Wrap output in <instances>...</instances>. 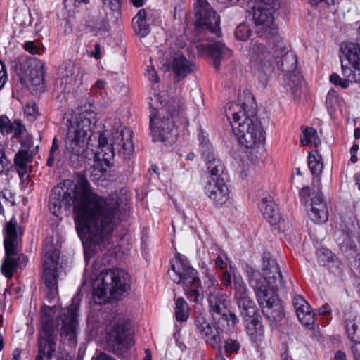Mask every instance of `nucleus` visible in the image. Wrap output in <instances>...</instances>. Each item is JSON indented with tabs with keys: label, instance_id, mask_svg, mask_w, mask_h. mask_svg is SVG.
<instances>
[{
	"label": "nucleus",
	"instance_id": "1",
	"mask_svg": "<svg viewBox=\"0 0 360 360\" xmlns=\"http://www.w3.org/2000/svg\"><path fill=\"white\" fill-rule=\"evenodd\" d=\"M73 207L75 227L79 236L86 238L84 243L87 260L98 251L110 249L115 228L122 220L120 200L117 196L103 198L93 192L82 174L76 184H70L66 190L54 187L49 199V210L58 216L62 207Z\"/></svg>",
	"mask_w": 360,
	"mask_h": 360
},
{
	"label": "nucleus",
	"instance_id": "2",
	"mask_svg": "<svg viewBox=\"0 0 360 360\" xmlns=\"http://www.w3.org/2000/svg\"><path fill=\"white\" fill-rule=\"evenodd\" d=\"M249 55L252 72L263 86L266 85L277 67L288 77V86L295 97L300 96L302 79L299 74L293 73L297 66V57L292 52L286 51L282 46L273 49L272 51L269 47L256 41L250 46Z\"/></svg>",
	"mask_w": 360,
	"mask_h": 360
},
{
	"label": "nucleus",
	"instance_id": "3",
	"mask_svg": "<svg viewBox=\"0 0 360 360\" xmlns=\"http://www.w3.org/2000/svg\"><path fill=\"white\" fill-rule=\"evenodd\" d=\"M129 276L123 269H113L102 271L94 283L93 298L103 304L111 297L118 299L129 288Z\"/></svg>",
	"mask_w": 360,
	"mask_h": 360
},
{
	"label": "nucleus",
	"instance_id": "4",
	"mask_svg": "<svg viewBox=\"0 0 360 360\" xmlns=\"http://www.w3.org/2000/svg\"><path fill=\"white\" fill-rule=\"evenodd\" d=\"M234 297L236 300L240 315L246 323L248 335L252 339L262 334L261 317L254 301L250 297L248 288L240 276L233 275Z\"/></svg>",
	"mask_w": 360,
	"mask_h": 360
},
{
	"label": "nucleus",
	"instance_id": "5",
	"mask_svg": "<svg viewBox=\"0 0 360 360\" xmlns=\"http://www.w3.org/2000/svg\"><path fill=\"white\" fill-rule=\"evenodd\" d=\"M172 264L168 274L171 279L177 284H182L185 293L190 301L198 302L203 298V287L198 278V271L192 268L188 262L180 254Z\"/></svg>",
	"mask_w": 360,
	"mask_h": 360
},
{
	"label": "nucleus",
	"instance_id": "6",
	"mask_svg": "<svg viewBox=\"0 0 360 360\" xmlns=\"http://www.w3.org/2000/svg\"><path fill=\"white\" fill-rule=\"evenodd\" d=\"M184 102L179 97H174L169 101L158 112L150 115V127L151 135L155 141H173L176 134H174V121L165 117V114H169L171 118L178 116L183 110Z\"/></svg>",
	"mask_w": 360,
	"mask_h": 360
},
{
	"label": "nucleus",
	"instance_id": "7",
	"mask_svg": "<svg viewBox=\"0 0 360 360\" xmlns=\"http://www.w3.org/2000/svg\"><path fill=\"white\" fill-rule=\"evenodd\" d=\"M342 72L347 79H342L338 74L330 76V81L343 89L349 86V82H360V44L354 42H342L340 44Z\"/></svg>",
	"mask_w": 360,
	"mask_h": 360
},
{
	"label": "nucleus",
	"instance_id": "8",
	"mask_svg": "<svg viewBox=\"0 0 360 360\" xmlns=\"http://www.w3.org/2000/svg\"><path fill=\"white\" fill-rule=\"evenodd\" d=\"M20 237L17 233V224L10 221L6 224L4 245L6 257L1 266L2 274L8 278L12 277L13 271L25 264L27 258L20 253Z\"/></svg>",
	"mask_w": 360,
	"mask_h": 360
},
{
	"label": "nucleus",
	"instance_id": "9",
	"mask_svg": "<svg viewBox=\"0 0 360 360\" xmlns=\"http://www.w3.org/2000/svg\"><path fill=\"white\" fill-rule=\"evenodd\" d=\"M275 0H251L248 13L252 16L255 32L260 38H269L276 34L273 13Z\"/></svg>",
	"mask_w": 360,
	"mask_h": 360
},
{
	"label": "nucleus",
	"instance_id": "10",
	"mask_svg": "<svg viewBox=\"0 0 360 360\" xmlns=\"http://www.w3.org/2000/svg\"><path fill=\"white\" fill-rule=\"evenodd\" d=\"M263 276L261 273L251 267H247L246 273L248 278V282L250 285V281L253 278H256L259 281V287L261 286V290L264 288V291L269 290H279L285 288L281 275V269L276 260L272 257L271 253L264 252L262 256V267Z\"/></svg>",
	"mask_w": 360,
	"mask_h": 360
},
{
	"label": "nucleus",
	"instance_id": "11",
	"mask_svg": "<svg viewBox=\"0 0 360 360\" xmlns=\"http://www.w3.org/2000/svg\"><path fill=\"white\" fill-rule=\"evenodd\" d=\"M257 274L256 277L258 278ZM259 281L257 278H253L250 281V287L253 289L259 305L262 308V313L271 326H276L281 321L283 316V308L279 300L276 290H269L264 291L259 287Z\"/></svg>",
	"mask_w": 360,
	"mask_h": 360
},
{
	"label": "nucleus",
	"instance_id": "12",
	"mask_svg": "<svg viewBox=\"0 0 360 360\" xmlns=\"http://www.w3.org/2000/svg\"><path fill=\"white\" fill-rule=\"evenodd\" d=\"M44 271L43 281L46 290V297L49 303L58 296V258L57 250L46 245L44 248Z\"/></svg>",
	"mask_w": 360,
	"mask_h": 360
},
{
	"label": "nucleus",
	"instance_id": "13",
	"mask_svg": "<svg viewBox=\"0 0 360 360\" xmlns=\"http://www.w3.org/2000/svg\"><path fill=\"white\" fill-rule=\"evenodd\" d=\"M131 323L128 319L117 314L112 317L107 330L108 340L114 349L122 350L128 349L133 345L128 330Z\"/></svg>",
	"mask_w": 360,
	"mask_h": 360
},
{
	"label": "nucleus",
	"instance_id": "14",
	"mask_svg": "<svg viewBox=\"0 0 360 360\" xmlns=\"http://www.w3.org/2000/svg\"><path fill=\"white\" fill-rule=\"evenodd\" d=\"M209 311L215 321H225L228 327H234L238 323L237 316L227 307L226 295L220 292L207 295Z\"/></svg>",
	"mask_w": 360,
	"mask_h": 360
},
{
	"label": "nucleus",
	"instance_id": "15",
	"mask_svg": "<svg viewBox=\"0 0 360 360\" xmlns=\"http://www.w3.org/2000/svg\"><path fill=\"white\" fill-rule=\"evenodd\" d=\"M16 68L24 82L37 87L43 85L44 63L42 61L32 57L22 58L18 62Z\"/></svg>",
	"mask_w": 360,
	"mask_h": 360
},
{
	"label": "nucleus",
	"instance_id": "16",
	"mask_svg": "<svg viewBox=\"0 0 360 360\" xmlns=\"http://www.w3.org/2000/svg\"><path fill=\"white\" fill-rule=\"evenodd\" d=\"M89 139L75 132L73 129H68L65 140V153L75 167L81 165L84 160V153L87 150Z\"/></svg>",
	"mask_w": 360,
	"mask_h": 360
},
{
	"label": "nucleus",
	"instance_id": "17",
	"mask_svg": "<svg viewBox=\"0 0 360 360\" xmlns=\"http://www.w3.org/2000/svg\"><path fill=\"white\" fill-rule=\"evenodd\" d=\"M80 298L78 295L74 296L71 304L61 311L59 316L60 321V335L65 339L74 342L76 338L77 328V309Z\"/></svg>",
	"mask_w": 360,
	"mask_h": 360
},
{
	"label": "nucleus",
	"instance_id": "18",
	"mask_svg": "<svg viewBox=\"0 0 360 360\" xmlns=\"http://www.w3.org/2000/svg\"><path fill=\"white\" fill-rule=\"evenodd\" d=\"M226 114L228 117H232L231 125L233 133L236 132V129H242V125L249 127L258 122L255 110L248 109V105L245 103H228L226 107Z\"/></svg>",
	"mask_w": 360,
	"mask_h": 360
},
{
	"label": "nucleus",
	"instance_id": "19",
	"mask_svg": "<svg viewBox=\"0 0 360 360\" xmlns=\"http://www.w3.org/2000/svg\"><path fill=\"white\" fill-rule=\"evenodd\" d=\"M195 6L198 8L195 13L198 25L217 34L220 24L217 13L212 9L207 0H197Z\"/></svg>",
	"mask_w": 360,
	"mask_h": 360
},
{
	"label": "nucleus",
	"instance_id": "20",
	"mask_svg": "<svg viewBox=\"0 0 360 360\" xmlns=\"http://www.w3.org/2000/svg\"><path fill=\"white\" fill-rule=\"evenodd\" d=\"M195 326L200 337L212 347L221 350V340L220 333L223 330L219 326L208 321L204 316H198L195 319Z\"/></svg>",
	"mask_w": 360,
	"mask_h": 360
},
{
	"label": "nucleus",
	"instance_id": "21",
	"mask_svg": "<svg viewBox=\"0 0 360 360\" xmlns=\"http://www.w3.org/2000/svg\"><path fill=\"white\" fill-rule=\"evenodd\" d=\"M205 191L216 207H221L230 200V191L223 176L208 181Z\"/></svg>",
	"mask_w": 360,
	"mask_h": 360
},
{
	"label": "nucleus",
	"instance_id": "22",
	"mask_svg": "<svg viewBox=\"0 0 360 360\" xmlns=\"http://www.w3.org/2000/svg\"><path fill=\"white\" fill-rule=\"evenodd\" d=\"M242 127V129H236V132L233 133L241 145L252 148L264 142V131L259 121L249 127Z\"/></svg>",
	"mask_w": 360,
	"mask_h": 360
},
{
	"label": "nucleus",
	"instance_id": "23",
	"mask_svg": "<svg viewBox=\"0 0 360 360\" xmlns=\"http://www.w3.org/2000/svg\"><path fill=\"white\" fill-rule=\"evenodd\" d=\"M165 65L172 70L179 80L197 70L195 63L188 60L181 53L175 52L167 58Z\"/></svg>",
	"mask_w": 360,
	"mask_h": 360
},
{
	"label": "nucleus",
	"instance_id": "24",
	"mask_svg": "<svg viewBox=\"0 0 360 360\" xmlns=\"http://www.w3.org/2000/svg\"><path fill=\"white\" fill-rule=\"evenodd\" d=\"M132 131L129 128H122L112 132V141L115 149L119 155L128 158L134 151V145L131 141Z\"/></svg>",
	"mask_w": 360,
	"mask_h": 360
},
{
	"label": "nucleus",
	"instance_id": "25",
	"mask_svg": "<svg viewBox=\"0 0 360 360\" xmlns=\"http://www.w3.org/2000/svg\"><path fill=\"white\" fill-rule=\"evenodd\" d=\"M96 122V113L92 110H86L79 114L75 122L68 129H73L76 133L89 139Z\"/></svg>",
	"mask_w": 360,
	"mask_h": 360
},
{
	"label": "nucleus",
	"instance_id": "26",
	"mask_svg": "<svg viewBox=\"0 0 360 360\" xmlns=\"http://www.w3.org/2000/svg\"><path fill=\"white\" fill-rule=\"evenodd\" d=\"M310 209L307 210L309 217L314 223L326 222L328 219L326 203L323 200L322 193L319 191L311 198Z\"/></svg>",
	"mask_w": 360,
	"mask_h": 360
},
{
	"label": "nucleus",
	"instance_id": "27",
	"mask_svg": "<svg viewBox=\"0 0 360 360\" xmlns=\"http://www.w3.org/2000/svg\"><path fill=\"white\" fill-rule=\"evenodd\" d=\"M52 308L44 307L42 309L41 315V330L39 333V340L44 339L49 342H56L55 327L53 316L51 314Z\"/></svg>",
	"mask_w": 360,
	"mask_h": 360
},
{
	"label": "nucleus",
	"instance_id": "28",
	"mask_svg": "<svg viewBox=\"0 0 360 360\" xmlns=\"http://www.w3.org/2000/svg\"><path fill=\"white\" fill-rule=\"evenodd\" d=\"M26 131L22 121L16 119L11 121L6 115L0 116V132L2 135L13 134V138H20Z\"/></svg>",
	"mask_w": 360,
	"mask_h": 360
},
{
	"label": "nucleus",
	"instance_id": "29",
	"mask_svg": "<svg viewBox=\"0 0 360 360\" xmlns=\"http://www.w3.org/2000/svg\"><path fill=\"white\" fill-rule=\"evenodd\" d=\"M259 207L264 217L270 224L275 225L280 221L281 214L278 207L271 197L262 198Z\"/></svg>",
	"mask_w": 360,
	"mask_h": 360
},
{
	"label": "nucleus",
	"instance_id": "30",
	"mask_svg": "<svg viewBox=\"0 0 360 360\" xmlns=\"http://www.w3.org/2000/svg\"><path fill=\"white\" fill-rule=\"evenodd\" d=\"M205 148L203 150V158L207 167V169L210 174L211 179L219 176H226L224 174V166L221 160L217 158L212 151H208V146H205Z\"/></svg>",
	"mask_w": 360,
	"mask_h": 360
},
{
	"label": "nucleus",
	"instance_id": "31",
	"mask_svg": "<svg viewBox=\"0 0 360 360\" xmlns=\"http://www.w3.org/2000/svg\"><path fill=\"white\" fill-rule=\"evenodd\" d=\"M98 143V148L95 153L97 159L101 158L109 162L114 157L115 151H117V150L115 149L114 143H108L105 132L99 135Z\"/></svg>",
	"mask_w": 360,
	"mask_h": 360
},
{
	"label": "nucleus",
	"instance_id": "32",
	"mask_svg": "<svg viewBox=\"0 0 360 360\" xmlns=\"http://www.w3.org/2000/svg\"><path fill=\"white\" fill-rule=\"evenodd\" d=\"M82 71L79 67L69 64L65 68V74L63 76L62 83L65 86H78L82 84ZM65 89L67 86L65 87Z\"/></svg>",
	"mask_w": 360,
	"mask_h": 360
},
{
	"label": "nucleus",
	"instance_id": "33",
	"mask_svg": "<svg viewBox=\"0 0 360 360\" xmlns=\"http://www.w3.org/2000/svg\"><path fill=\"white\" fill-rule=\"evenodd\" d=\"M210 53L213 58V65L218 70L220 66L221 60L229 58L231 51L222 42H215L210 46Z\"/></svg>",
	"mask_w": 360,
	"mask_h": 360
},
{
	"label": "nucleus",
	"instance_id": "34",
	"mask_svg": "<svg viewBox=\"0 0 360 360\" xmlns=\"http://www.w3.org/2000/svg\"><path fill=\"white\" fill-rule=\"evenodd\" d=\"M345 328L348 338L352 341L360 340V320L352 314H345Z\"/></svg>",
	"mask_w": 360,
	"mask_h": 360
},
{
	"label": "nucleus",
	"instance_id": "35",
	"mask_svg": "<svg viewBox=\"0 0 360 360\" xmlns=\"http://www.w3.org/2000/svg\"><path fill=\"white\" fill-rule=\"evenodd\" d=\"M133 27L135 32L141 37H144L150 32L149 25L147 23V13L145 9H141L133 18Z\"/></svg>",
	"mask_w": 360,
	"mask_h": 360
},
{
	"label": "nucleus",
	"instance_id": "36",
	"mask_svg": "<svg viewBox=\"0 0 360 360\" xmlns=\"http://www.w3.org/2000/svg\"><path fill=\"white\" fill-rule=\"evenodd\" d=\"M39 353L37 356L36 360H42L44 356L48 359L51 358L53 352L56 350V342H49V340H39Z\"/></svg>",
	"mask_w": 360,
	"mask_h": 360
},
{
	"label": "nucleus",
	"instance_id": "37",
	"mask_svg": "<svg viewBox=\"0 0 360 360\" xmlns=\"http://www.w3.org/2000/svg\"><path fill=\"white\" fill-rule=\"evenodd\" d=\"M340 98L338 93L331 89L328 91L326 99V105L328 113L330 115H334V113L338 110L340 107Z\"/></svg>",
	"mask_w": 360,
	"mask_h": 360
},
{
	"label": "nucleus",
	"instance_id": "38",
	"mask_svg": "<svg viewBox=\"0 0 360 360\" xmlns=\"http://www.w3.org/2000/svg\"><path fill=\"white\" fill-rule=\"evenodd\" d=\"M175 316L178 321H185L188 318V307L183 297H179L175 303Z\"/></svg>",
	"mask_w": 360,
	"mask_h": 360
},
{
	"label": "nucleus",
	"instance_id": "39",
	"mask_svg": "<svg viewBox=\"0 0 360 360\" xmlns=\"http://www.w3.org/2000/svg\"><path fill=\"white\" fill-rule=\"evenodd\" d=\"M300 321L305 326H311L315 323L314 315L310 311V307L307 303V307H302L296 311Z\"/></svg>",
	"mask_w": 360,
	"mask_h": 360
},
{
	"label": "nucleus",
	"instance_id": "40",
	"mask_svg": "<svg viewBox=\"0 0 360 360\" xmlns=\"http://www.w3.org/2000/svg\"><path fill=\"white\" fill-rule=\"evenodd\" d=\"M203 281L207 295L214 294L215 292H220L222 290L221 288L217 286V281L214 276L209 272H206Z\"/></svg>",
	"mask_w": 360,
	"mask_h": 360
},
{
	"label": "nucleus",
	"instance_id": "41",
	"mask_svg": "<svg viewBox=\"0 0 360 360\" xmlns=\"http://www.w3.org/2000/svg\"><path fill=\"white\" fill-rule=\"evenodd\" d=\"M304 138L301 139L300 142L302 146H307L309 143H314L317 146L320 143L317 136L316 131L312 127H307L303 131Z\"/></svg>",
	"mask_w": 360,
	"mask_h": 360
},
{
	"label": "nucleus",
	"instance_id": "42",
	"mask_svg": "<svg viewBox=\"0 0 360 360\" xmlns=\"http://www.w3.org/2000/svg\"><path fill=\"white\" fill-rule=\"evenodd\" d=\"M110 165V161L107 162V161H105L103 159H98V162H96L93 167L91 176H98V177L96 178L97 179L103 177V174L107 172Z\"/></svg>",
	"mask_w": 360,
	"mask_h": 360
},
{
	"label": "nucleus",
	"instance_id": "43",
	"mask_svg": "<svg viewBox=\"0 0 360 360\" xmlns=\"http://www.w3.org/2000/svg\"><path fill=\"white\" fill-rule=\"evenodd\" d=\"M318 262L321 266H326L328 263L335 260V255L327 248H320L317 251Z\"/></svg>",
	"mask_w": 360,
	"mask_h": 360
},
{
	"label": "nucleus",
	"instance_id": "44",
	"mask_svg": "<svg viewBox=\"0 0 360 360\" xmlns=\"http://www.w3.org/2000/svg\"><path fill=\"white\" fill-rule=\"evenodd\" d=\"M308 166L313 175L318 176L323 168V164L315 155H309Z\"/></svg>",
	"mask_w": 360,
	"mask_h": 360
},
{
	"label": "nucleus",
	"instance_id": "45",
	"mask_svg": "<svg viewBox=\"0 0 360 360\" xmlns=\"http://www.w3.org/2000/svg\"><path fill=\"white\" fill-rule=\"evenodd\" d=\"M30 158L27 151L20 150L15 156L14 163L20 169L25 170Z\"/></svg>",
	"mask_w": 360,
	"mask_h": 360
},
{
	"label": "nucleus",
	"instance_id": "46",
	"mask_svg": "<svg viewBox=\"0 0 360 360\" xmlns=\"http://www.w3.org/2000/svg\"><path fill=\"white\" fill-rule=\"evenodd\" d=\"M251 34V30L245 23H241L236 28L235 37L240 41H245L249 39Z\"/></svg>",
	"mask_w": 360,
	"mask_h": 360
},
{
	"label": "nucleus",
	"instance_id": "47",
	"mask_svg": "<svg viewBox=\"0 0 360 360\" xmlns=\"http://www.w3.org/2000/svg\"><path fill=\"white\" fill-rule=\"evenodd\" d=\"M342 223L344 224V229L347 233L352 232L355 227V217L354 214L350 212L345 216L341 217Z\"/></svg>",
	"mask_w": 360,
	"mask_h": 360
},
{
	"label": "nucleus",
	"instance_id": "48",
	"mask_svg": "<svg viewBox=\"0 0 360 360\" xmlns=\"http://www.w3.org/2000/svg\"><path fill=\"white\" fill-rule=\"evenodd\" d=\"M11 165V161L6 158L5 153L0 148V174L5 169H8Z\"/></svg>",
	"mask_w": 360,
	"mask_h": 360
},
{
	"label": "nucleus",
	"instance_id": "49",
	"mask_svg": "<svg viewBox=\"0 0 360 360\" xmlns=\"http://www.w3.org/2000/svg\"><path fill=\"white\" fill-rule=\"evenodd\" d=\"M103 6L112 11H119L121 8V0H102Z\"/></svg>",
	"mask_w": 360,
	"mask_h": 360
},
{
	"label": "nucleus",
	"instance_id": "50",
	"mask_svg": "<svg viewBox=\"0 0 360 360\" xmlns=\"http://www.w3.org/2000/svg\"><path fill=\"white\" fill-rule=\"evenodd\" d=\"M224 349L227 353H233L240 349V344L237 340H228L225 342Z\"/></svg>",
	"mask_w": 360,
	"mask_h": 360
},
{
	"label": "nucleus",
	"instance_id": "51",
	"mask_svg": "<svg viewBox=\"0 0 360 360\" xmlns=\"http://www.w3.org/2000/svg\"><path fill=\"white\" fill-rule=\"evenodd\" d=\"M23 47L31 54H40L39 48L35 44L34 41H25L23 44Z\"/></svg>",
	"mask_w": 360,
	"mask_h": 360
},
{
	"label": "nucleus",
	"instance_id": "52",
	"mask_svg": "<svg viewBox=\"0 0 360 360\" xmlns=\"http://www.w3.org/2000/svg\"><path fill=\"white\" fill-rule=\"evenodd\" d=\"M292 303L296 311L302 307H307V302L301 296H295Z\"/></svg>",
	"mask_w": 360,
	"mask_h": 360
},
{
	"label": "nucleus",
	"instance_id": "53",
	"mask_svg": "<svg viewBox=\"0 0 360 360\" xmlns=\"http://www.w3.org/2000/svg\"><path fill=\"white\" fill-rule=\"evenodd\" d=\"M7 80V73L6 70V67L0 60V90L4 87L6 82Z\"/></svg>",
	"mask_w": 360,
	"mask_h": 360
},
{
	"label": "nucleus",
	"instance_id": "54",
	"mask_svg": "<svg viewBox=\"0 0 360 360\" xmlns=\"http://www.w3.org/2000/svg\"><path fill=\"white\" fill-rule=\"evenodd\" d=\"M146 74L148 79L153 82V83H158L159 81V78L157 75V72L154 69L153 67H148V69L146 70Z\"/></svg>",
	"mask_w": 360,
	"mask_h": 360
},
{
	"label": "nucleus",
	"instance_id": "55",
	"mask_svg": "<svg viewBox=\"0 0 360 360\" xmlns=\"http://www.w3.org/2000/svg\"><path fill=\"white\" fill-rule=\"evenodd\" d=\"M37 106L35 103L27 104L25 108V113L28 116L34 117L37 115Z\"/></svg>",
	"mask_w": 360,
	"mask_h": 360
},
{
	"label": "nucleus",
	"instance_id": "56",
	"mask_svg": "<svg viewBox=\"0 0 360 360\" xmlns=\"http://www.w3.org/2000/svg\"><path fill=\"white\" fill-rule=\"evenodd\" d=\"M354 345L352 346V352L354 360H360V340L359 341H353Z\"/></svg>",
	"mask_w": 360,
	"mask_h": 360
},
{
	"label": "nucleus",
	"instance_id": "57",
	"mask_svg": "<svg viewBox=\"0 0 360 360\" xmlns=\"http://www.w3.org/2000/svg\"><path fill=\"white\" fill-rule=\"evenodd\" d=\"M311 195V191L309 186H304L300 192V197L301 200L306 203L308 202V198Z\"/></svg>",
	"mask_w": 360,
	"mask_h": 360
},
{
	"label": "nucleus",
	"instance_id": "58",
	"mask_svg": "<svg viewBox=\"0 0 360 360\" xmlns=\"http://www.w3.org/2000/svg\"><path fill=\"white\" fill-rule=\"evenodd\" d=\"M199 140H200V144L201 150H202V155H203V150L205 148V146H208V147H209L208 151H212V147L209 142V140L207 139L203 135H201L200 136Z\"/></svg>",
	"mask_w": 360,
	"mask_h": 360
},
{
	"label": "nucleus",
	"instance_id": "59",
	"mask_svg": "<svg viewBox=\"0 0 360 360\" xmlns=\"http://www.w3.org/2000/svg\"><path fill=\"white\" fill-rule=\"evenodd\" d=\"M221 283L225 286H229L231 283V276L228 271H224L221 276Z\"/></svg>",
	"mask_w": 360,
	"mask_h": 360
},
{
	"label": "nucleus",
	"instance_id": "60",
	"mask_svg": "<svg viewBox=\"0 0 360 360\" xmlns=\"http://www.w3.org/2000/svg\"><path fill=\"white\" fill-rule=\"evenodd\" d=\"M215 264L217 267H219L221 269H224L226 266V264L224 261V258L221 255L218 256L216 258Z\"/></svg>",
	"mask_w": 360,
	"mask_h": 360
},
{
	"label": "nucleus",
	"instance_id": "61",
	"mask_svg": "<svg viewBox=\"0 0 360 360\" xmlns=\"http://www.w3.org/2000/svg\"><path fill=\"white\" fill-rule=\"evenodd\" d=\"M92 360H115L110 356L105 354L104 352L98 353Z\"/></svg>",
	"mask_w": 360,
	"mask_h": 360
},
{
	"label": "nucleus",
	"instance_id": "62",
	"mask_svg": "<svg viewBox=\"0 0 360 360\" xmlns=\"http://www.w3.org/2000/svg\"><path fill=\"white\" fill-rule=\"evenodd\" d=\"M59 148V144L58 141V139L56 137H54L52 141V146L50 149V154L54 155V153L58 150Z\"/></svg>",
	"mask_w": 360,
	"mask_h": 360
},
{
	"label": "nucleus",
	"instance_id": "63",
	"mask_svg": "<svg viewBox=\"0 0 360 360\" xmlns=\"http://www.w3.org/2000/svg\"><path fill=\"white\" fill-rule=\"evenodd\" d=\"M193 101L197 106L202 104V98L200 91H196L193 97Z\"/></svg>",
	"mask_w": 360,
	"mask_h": 360
},
{
	"label": "nucleus",
	"instance_id": "64",
	"mask_svg": "<svg viewBox=\"0 0 360 360\" xmlns=\"http://www.w3.org/2000/svg\"><path fill=\"white\" fill-rule=\"evenodd\" d=\"M335 360H347L345 352L341 350H338L335 354Z\"/></svg>",
	"mask_w": 360,
	"mask_h": 360
}]
</instances>
